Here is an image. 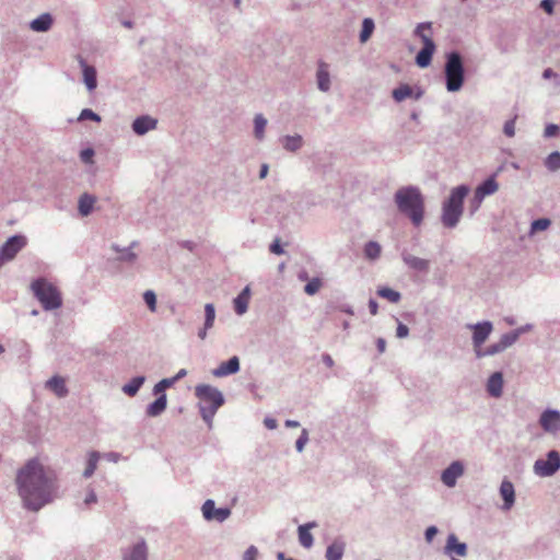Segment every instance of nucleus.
Returning a JSON list of instances; mask_svg holds the SVG:
<instances>
[{"instance_id":"1","label":"nucleus","mask_w":560,"mask_h":560,"mask_svg":"<svg viewBox=\"0 0 560 560\" xmlns=\"http://www.w3.org/2000/svg\"><path fill=\"white\" fill-rule=\"evenodd\" d=\"M15 483L22 506L30 512H39L58 498V476L38 458L28 459L18 470Z\"/></svg>"},{"instance_id":"2","label":"nucleus","mask_w":560,"mask_h":560,"mask_svg":"<svg viewBox=\"0 0 560 560\" xmlns=\"http://www.w3.org/2000/svg\"><path fill=\"white\" fill-rule=\"evenodd\" d=\"M398 211L406 215L415 226L421 225L424 219V197L419 187L408 185L394 194Z\"/></svg>"},{"instance_id":"3","label":"nucleus","mask_w":560,"mask_h":560,"mask_svg":"<svg viewBox=\"0 0 560 560\" xmlns=\"http://www.w3.org/2000/svg\"><path fill=\"white\" fill-rule=\"evenodd\" d=\"M469 194V187L465 184L454 187L450 196L442 203L441 222L447 229L457 226L463 212L464 200Z\"/></svg>"},{"instance_id":"4","label":"nucleus","mask_w":560,"mask_h":560,"mask_svg":"<svg viewBox=\"0 0 560 560\" xmlns=\"http://www.w3.org/2000/svg\"><path fill=\"white\" fill-rule=\"evenodd\" d=\"M444 77L447 92H458L463 88L465 82V68L459 52L451 51L446 55Z\"/></svg>"},{"instance_id":"5","label":"nucleus","mask_w":560,"mask_h":560,"mask_svg":"<svg viewBox=\"0 0 560 560\" xmlns=\"http://www.w3.org/2000/svg\"><path fill=\"white\" fill-rule=\"evenodd\" d=\"M31 289L45 311H55L62 305L61 293L56 285L44 278L32 282Z\"/></svg>"},{"instance_id":"6","label":"nucleus","mask_w":560,"mask_h":560,"mask_svg":"<svg viewBox=\"0 0 560 560\" xmlns=\"http://www.w3.org/2000/svg\"><path fill=\"white\" fill-rule=\"evenodd\" d=\"M421 28H431L430 22H423L417 25L415 34L419 36L423 43V47L416 55V65L420 68H427L431 65L433 54L435 51V43L425 34H420Z\"/></svg>"},{"instance_id":"7","label":"nucleus","mask_w":560,"mask_h":560,"mask_svg":"<svg viewBox=\"0 0 560 560\" xmlns=\"http://www.w3.org/2000/svg\"><path fill=\"white\" fill-rule=\"evenodd\" d=\"M560 469V454L551 450L546 458H539L534 463V474L539 477H551Z\"/></svg>"},{"instance_id":"8","label":"nucleus","mask_w":560,"mask_h":560,"mask_svg":"<svg viewBox=\"0 0 560 560\" xmlns=\"http://www.w3.org/2000/svg\"><path fill=\"white\" fill-rule=\"evenodd\" d=\"M26 244L27 240L24 235L15 234L10 236L0 247V267L12 260L16 254L26 246Z\"/></svg>"},{"instance_id":"9","label":"nucleus","mask_w":560,"mask_h":560,"mask_svg":"<svg viewBox=\"0 0 560 560\" xmlns=\"http://www.w3.org/2000/svg\"><path fill=\"white\" fill-rule=\"evenodd\" d=\"M195 395L201 400V404L220 408L224 404L223 394L217 388L208 384L197 385Z\"/></svg>"},{"instance_id":"10","label":"nucleus","mask_w":560,"mask_h":560,"mask_svg":"<svg viewBox=\"0 0 560 560\" xmlns=\"http://www.w3.org/2000/svg\"><path fill=\"white\" fill-rule=\"evenodd\" d=\"M467 327L472 330L471 342L474 351L483 346L493 330V324L490 320L469 324Z\"/></svg>"},{"instance_id":"11","label":"nucleus","mask_w":560,"mask_h":560,"mask_svg":"<svg viewBox=\"0 0 560 560\" xmlns=\"http://www.w3.org/2000/svg\"><path fill=\"white\" fill-rule=\"evenodd\" d=\"M202 516L207 521H217L223 523L231 515L230 508H215V503L212 499H208L201 506Z\"/></svg>"},{"instance_id":"12","label":"nucleus","mask_w":560,"mask_h":560,"mask_svg":"<svg viewBox=\"0 0 560 560\" xmlns=\"http://www.w3.org/2000/svg\"><path fill=\"white\" fill-rule=\"evenodd\" d=\"M538 423L545 432L556 434L560 431V411L551 408L545 409L539 416Z\"/></svg>"},{"instance_id":"13","label":"nucleus","mask_w":560,"mask_h":560,"mask_svg":"<svg viewBox=\"0 0 560 560\" xmlns=\"http://www.w3.org/2000/svg\"><path fill=\"white\" fill-rule=\"evenodd\" d=\"M465 467L460 460L452 462L441 474V481L448 488L457 483V479L464 475Z\"/></svg>"},{"instance_id":"14","label":"nucleus","mask_w":560,"mask_h":560,"mask_svg":"<svg viewBox=\"0 0 560 560\" xmlns=\"http://www.w3.org/2000/svg\"><path fill=\"white\" fill-rule=\"evenodd\" d=\"M400 257L404 264L411 270L419 272H428L430 268V261L423 258L411 255L407 249H402Z\"/></svg>"},{"instance_id":"15","label":"nucleus","mask_w":560,"mask_h":560,"mask_svg":"<svg viewBox=\"0 0 560 560\" xmlns=\"http://www.w3.org/2000/svg\"><path fill=\"white\" fill-rule=\"evenodd\" d=\"M499 493L503 500V505L501 509L503 511H510L515 504L514 485L510 480L503 479L499 488Z\"/></svg>"},{"instance_id":"16","label":"nucleus","mask_w":560,"mask_h":560,"mask_svg":"<svg viewBox=\"0 0 560 560\" xmlns=\"http://www.w3.org/2000/svg\"><path fill=\"white\" fill-rule=\"evenodd\" d=\"M158 120L149 115L137 117L132 122V131L138 136H143L150 130L156 128Z\"/></svg>"},{"instance_id":"17","label":"nucleus","mask_w":560,"mask_h":560,"mask_svg":"<svg viewBox=\"0 0 560 560\" xmlns=\"http://www.w3.org/2000/svg\"><path fill=\"white\" fill-rule=\"evenodd\" d=\"M423 95V91L418 89L415 91L409 84L402 83L398 88L394 89L392 92V96L395 102L400 103L408 97H412L415 100H420Z\"/></svg>"},{"instance_id":"18","label":"nucleus","mask_w":560,"mask_h":560,"mask_svg":"<svg viewBox=\"0 0 560 560\" xmlns=\"http://www.w3.org/2000/svg\"><path fill=\"white\" fill-rule=\"evenodd\" d=\"M444 552L450 557H465L467 555V545L465 542H460L455 534H450L446 539Z\"/></svg>"},{"instance_id":"19","label":"nucleus","mask_w":560,"mask_h":560,"mask_svg":"<svg viewBox=\"0 0 560 560\" xmlns=\"http://www.w3.org/2000/svg\"><path fill=\"white\" fill-rule=\"evenodd\" d=\"M316 84L320 92H328L330 90V73L329 66L325 61H318L316 70Z\"/></svg>"},{"instance_id":"20","label":"nucleus","mask_w":560,"mask_h":560,"mask_svg":"<svg viewBox=\"0 0 560 560\" xmlns=\"http://www.w3.org/2000/svg\"><path fill=\"white\" fill-rule=\"evenodd\" d=\"M240 371V359L236 355L231 357L228 361L222 362L212 371L215 377H224L235 374Z\"/></svg>"},{"instance_id":"21","label":"nucleus","mask_w":560,"mask_h":560,"mask_svg":"<svg viewBox=\"0 0 560 560\" xmlns=\"http://www.w3.org/2000/svg\"><path fill=\"white\" fill-rule=\"evenodd\" d=\"M79 63L83 73V82L88 91H94L97 86L96 69L93 66L88 65L86 61L81 57L79 58Z\"/></svg>"},{"instance_id":"22","label":"nucleus","mask_w":560,"mask_h":560,"mask_svg":"<svg viewBox=\"0 0 560 560\" xmlns=\"http://www.w3.org/2000/svg\"><path fill=\"white\" fill-rule=\"evenodd\" d=\"M486 388L491 397H501L503 393V374L501 372L492 373L487 381Z\"/></svg>"},{"instance_id":"23","label":"nucleus","mask_w":560,"mask_h":560,"mask_svg":"<svg viewBox=\"0 0 560 560\" xmlns=\"http://www.w3.org/2000/svg\"><path fill=\"white\" fill-rule=\"evenodd\" d=\"M215 320V307L212 303H207L205 305V323L203 326L198 330V337L201 340H205L208 334V330L213 327Z\"/></svg>"},{"instance_id":"24","label":"nucleus","mask_w":560,"mask_h":560,"mask_svg":"<svg viewBox=\"0 0 560 560\" xmlns=\"http://www.w3.org/2000/svg\"><path fill=\"white\" fill-rule=\"evenodd\" d=\"M45 387L51 390L59 398H63L68 395V388L66 386L65 378L59 375H54L50 377L46 382Z\"/></svg>"},{"instance_id":"25","label":"nucleus","mask_w":560,"mask_h":560,"mask_svg":"<svg viewBox=\"0 0 560 560\" xmlns=\"http://www.w3.org/2000/svg\"><path fill=\"white\" fill-rule=\"evenodd\" d=\"M316 526V522H308L298 527L299 541L304 548L308 549L313 546L314 538L310 530Z\"/></svg>"},{"instance_id":"26","label":"nucleus","mask_w":560,"mask_h":560,"mask_svg":"<svg viewBox=\"0 0 560 560\" xmlns=\"http://www.w3.org/2000/svg\"><path fill=\"white\" fill-rule=\"evenodd\" d=\"M282 148L288 151V152H291V153H294L296 151H299L303 144H304V140H303V137L301 135H287V136H283L279 139Z\"/></svg>"},{"instance_id":"27","label":"nucleus","mask_w":560,"mask_h":560,"mask_svg":"<svg viewBox=\"0 0 560 560\" xmlns=\"http://www.w3.org/2000/svg\"><path fill=\"white\" fill-rule=\"evenodd\" d=\"M54 23L52 15L50 13H43L30 23V27L34 32L45 33L48 32Z\"/></svg>"},{"instance_id":"28","label":"nucleus","mask_w":560,"mask_h":560,"mask_svg":"<svg viewBox=\"0 0 560 560\" xmlns=\"http://www.w3.org/2000/svg\"><path fill=\"white\" fill-rule=\"evenodd\" d=\"M167 407L166 394L160 395L156 399L150 402L145 408V415L151 418L161 416Z\"/></svg>"},{"instance_id":"29","label":"nucleus","mask_w":560,"mask_h":560,"mask_svg":"<svg viewBox=\"0 0 560 560\" xmlns=\"http://www.w3.org/2000/svg\"><path fill=\"white\" fill-rule=\"evenodd\" d=\"M122 560H148V547L144 540L135 544L131 549L124 553Z\"/></svg>"},{"instance_id":"30","label":"nucleus","mask_w":560,"mask_h":560,"mask_svg":"<svg viewBox=\"0 0 560 560\" xmlns=\"http://www.w3.org/2000/svg\"><path fill=\"white\" fill-rule=\"evenodd\" d=\"M497 173L489 176L487 179L481 182L475 189L477 194L482 196L483 198L493 195L499 189V184L495 180Z\"/></svg>"},{"instance_id":"31","label":"nucleus","mask_w":560,"mask_h":560,"mask_svg":"<svg viewBox=\"0 0 560 560\" xmlns=\"http://www.w3.org/2000/svg\"><path fill=\"white\" fill-rule=\"evenodd\" d=\"M250 298V288L246 285L241 293L233 300L234 311L237 315H243L247 312Z\"/></svg>"},{"instance_id":"32","label":"nucleus","mask_w":560,"mask_h":560,"mask_svg":"<svg viewBox=\"0 0 560 560\" xmlns=\"http://www.w3.org/2000/svg\"><path fill=\"white\" fill-rule=\"evenodd\" d=\"M96 202V198L88 192H84L80 196L78 200V211L80 215L88 217L93 211L94 205Z\"/></svg>"},{"instance_id":"33","label":"nucleus","mask_w":560,"mask_h":560,"mask_svg":"<svg viewBox=\"0 0 560 560\" xmlns=\"http://www.w3.org/2000/svg\"><path fill=\"white\" fill-rule=\"evenodd\" d=\"M144 382H145V376H143V375L135 376L122 386L121 390L127 396L133 397L138 394V392L142 387Z\"/></svg>"},{"instance_id":"34","label":"nucleus","mask_w":560,"mask_h":560,"mask_svg":"<svg viewBox=\"0 0 560 560\" xmlns=\"http://www.w3.org/2000/svg\"><path fill=\"white\" fill-rule=\"evenodd\" d=\"M345 553V542L341 540H335L331 542L325 553L326 560H341Z\"/></svg>"},{"instance_id":"35","label":"nucleus","mask_w":560,"mask_h":560,"mask_svg":"<svg viewBox=\"0 0 560 560\" xmlns=\"http://www.w3.org/2000/svg\"><path fill=\"white\" fill-rule=\"evenodd\" d=\"M137 242H132L129 247L120 248L118 245H113L112 248L119 253L118 260L122 262H133L137 259V254L132 252V247Z\"/></svg>"},{"instance_id":"36","label":"nucleus","mask_w":560,"mask_h":560,"mask_svg":"<svg viewBox=\"0 0 560 560\" xmlns=\"http://www.w3.org/2000/svg\"><path fill=\"white\" fill-rule=\"evenodd\" d=\"M98 459H100L98 452L93 451V452L89 453L88 460H86V467L82 474L85 479L93 476V474L96 470Z\"/></svg>"},{"instance_id":"37","label":"nucleus","mask_w":560,"mask_h":560,"mask_svg":"<svg viewBox=\"0 0 560 560\" xmlns=\"http://www.w3.org/2000/svg\"><path fill=\"white\" fill-rule=\"evenodd\" d=\"M382 247L375 241H369L363 248V253L365 258L370 260H375L381 256Z\"/></svg>"},{"instance_id":"38","label":"nucleus","mask_w":560,"mask_h":560,"mask_svg":"<svg viewBox=\"0 0 560 560\" xmlns=\"http://www.w3.org/2000/svg\"><path fill=\"white\" fill-rule=\"evenodd\" d=\"M377 295L388 300L392 303H398L401 300L400 292L389 288V287H380L377 289Z\"/></svg>"},{"instance_id":"39","label":"nucleus","mask_w":560,"mask_h":560,"mask_svg":"<svg viewBox=\"0 0 560 560\" xmlns=\"http://www.w3.org/2000/svg\"><path fill=\"white\" fill-rule=\"evenodd\" d=\"M267 119L261 114H257L254 118V136L257 140H262L265 137V128Z\"/></svg>"},{"instance_id":"40","label":"nucleus","mask_w":560,"mask_h":560,"mask_svg":"<svg viewBox=\"0 0 560 560\" xmlns=\"http://www.w3.org/2000/svg\"><path fill=\"white\" fill-rule=\"evenodd\" d=\"M475 355L477 359H482V358H486V357H493L495 354H499L501 353V349L500 347L498 346L497 342H493L492 345L483 348L482 346L479 348V349H476L475 351Z\"/></svg>"},{"instance_id":"41","label":"nucleus","mask_w":560,"mask_h":560,"mask_svg":"<svg viewBox=\"0 0 560 560\" xmlns=\"http://www.w3.org/2000/svg\"><path fill=\"white\" fill-rule=\"evenodd\" d=\"M374 28H375L374 21L370 18H365L362 22V28L360 32V40L362 43L366 42L371 37Z\"/></svg>"},{"instance_id":"42","label":"nucleus","mask_w":560,"mask_h":560,"mask_svg":"<svg viewBox=\"0 0 560 560\" xmlns=\"http://www.w3.org/2000/svg\"><path fill=\"white\" fill-rule=\"evenodd\" d=\"M518 339L516 338V335L511 330L509 332H505L501 336L499 341H497L498 346L500 347L501 351H505L508 348L512 347Z\"/></svg>"},{"instance_id":"43","label":"nucleus","mask_w":560,"mask_h":560,"mask_svg":"<svg viewBox=\"0 0 560 560\" xmlns=\"http://www.w3.org/2000/svg\"><path fill=\"white\" fill-rule=\"evenodd\" d=\"M545 166L550 172L560 171V152L553 151L551 152L545 160Z\"/></svg>"},{"instance_id":"44","label":"nucleus","mask_w":560,"mask_h":560,"mask_svg":"<svg viewBox=\"0 0 560 560\" xmlns=\"http://www.w3.org/2000/svg\"><path fill=\"white\" fill-rule=\"evenodd\" d=\"M219 408H213L211 406H208V405H203V404H200L199 405V411H200V415H201V418L208 423V424H211L212 422V419L215 415V412L218 411Z\"/></svg>"},{"instance_id":"45","label":"nucleus","mask_w":560,"mask_h":560,"mask_svg":"<svg viewBox=\"0 0 560 560\" xmlns=\"http://www.w3.org/2000/svg\"><path fill=\"white\" fill-rule=\"evenodd\" d=\"M171 386H173L171 378L170 377L163 378L154 385L152 393L155 396L163 395V394H165V389Z\"/></svg>"},{"instance_id":"46","label":"nucleus","mask_w":560,"mask_h":560,"mask_svg":"<svg viewBox=\"0 0 560 560\" xmlns=\"http://www.w3.org/2000/svg\"><path fill=\"white\" fill-rule=\"evenodd\" d=\"M143 301H144V303L147 304L148 308L151 312H155L156 311V294H155L154 291L147 290L143 293Z\"/></svg>"},{"instance_id":"47","label":"nucleus","mask_w":560,"mask_h":560,"mask_svg":"<svg viewBox=\"0 0 560 560\" xmlns=\"http://www.w3.org/2000/svg\"><path fill=\"white\" fill-rule=\"evenodd\" d=\"M551 224V221L547 218H539L532 222L530 224V231L532 232H538V231H545L549 228Z\"/></svg>"},{"instance_id":"48","label":"nucleus","mask_w":560,"mask_h":560,"mask_svg":"<svg viewBox=\"0 0 560 560\" xmlns=\"http://www.w3.org/2000/svg\"><path fill=\"white\" fill-rule=\"evenodd\" d=\"M322 285V281L319 278L311 279L304 287V292L308 295H314L318 292Z\"/></svg>"},{"instance_id":"49","label":"nucleus","mask_w":560,"mask_h":560,"mask_svg":"<svg viewBox=\"0 0 560 560\" xmlns=\"http://www.w3.org/2000/svg\"><path fill=\"white\" fill-rule=\"evenodd\" d=\"M310 440L308 431L306 429H302L300 436L295 441V450L299 453H302L305 448V445L307 444Z\"/></svg>"},{"instance_id":"50","label":"nucleus","mask_w":560,"mask_h":560,"mask_svg":"<svg viewBox=\"0 0 560 560\" xmlns=\"http://www.w3.org/2000/svg\"><path fill=\"white\" fill-rule=\"evenodd\" d=\"M78 119L79 120L90 119V120H93L96 122H100L102 120L101 116L90 108L82 109Z\"/></svg>"},{"instance_id":"51","label":"nucleus","mask_w":560,"mask_h":560,"mask_svg":"<svg viewBox=\"0 0 560 560\" xmlns=\"http://www.w3.org/2000/svg\"><path fill=\"white\" fill-rule=\"evenodd\" d=\"M517 116L515 115L513 118L506 120L503 126V132L506 137H514L515 136V121Z\"/></svg>"},{"instance_id":"52","label":"nucleus","mask_w":560,"mask_h":560,"mask_svg":"<svg viewBox=\"0 0 560 560\" xmlns=\"http://www.w3.org/2000/svg\"><path fill=\"white\" fill-rule=\"evenodd\" d=\"M483 199L485 198L482 196H480L479 194L474 191V196H472V198L470 200V203H469V210H470L471 214H474L476 211L479 210Z\"/></svg>"},{"instance_id":"53","label":"nucleus","mask_w":560,"mask_h":560,"mask_svg":"<svg viewBox=\"0 0 560 560\" xmlns=\"http://www.w3.org/2000/svg\"><path fill=\"white\" fill-rule=\"evenodd\" d=\"M539 8L544 10L547 14L551 15L555 12V0H541L539 3Z\"/></svg>"},{"instance_id":"54","label":"nucleus","mask_w":560,"mask_h":560,"mask_svg":"<svg viewBox=\"0 0 560 560\" xmlns=\"http://www.w3.org/2000/svg\"><path fill=\"white\" fill-rule=\"evenodd\" d=\"M560 128L556 124H548L545 128L544 136L546 138H552L558 135Z\"/></svg>"},{"instance_id":"55","label":"nucleus","mask_w":560,"mask_h":560,"mask_svg":"<svg viewBox=\"0 0 560 560\" xmlns=\"http://www.w3.org/2000/svg\"><path fill=\"white\" fill-rule=\"evenodd\" d=\"M257 556H258V549L252 545L245 550V552L243 555V560H256Z\"/></svg>"},{"instance_id":"56","label":"nucleus","mask_w":560,"mask_h":560,"mask_svg":"<svg viewBox=\"0 0 560 560\" xmlns=\"http://www.w3.org/2000/svg\"><path fill=\"white\" fill-rule=\"evenodd\" d=\"M542 78L546 79V80L555 79L556 86L560 85V79H559L558 74L551 68H546L542 71Z\"/></svg>"},{"instance_id":"57","label":"nucleus","mask_w":560,"mask_h":560,"mask_svg":"<svg viewBox=\"0 0 560 560\" xmlns=\"http://www.w3.org/2000/svg\"><path fill=\"white\" fill-rule=\"evenodd\" d=\"M533 325L532 324H525L523 326H520L517 327L516 329L512 330L515 335H516V338L518 339L522 335L530 331L533 329Z\"/></svg>"},{"instance_id":"58","label":"nucleus","mask_w":560,"mask_h":560,"mask_svg":"<svg viewBox=\"0 0 560 560\" xmlns=\"http://www.w3.org/2000/svg\"><path fill=\"white\" fill-rule=\"evenodd\" d=\"M439 529L436 526H429L424 532V538L428 542H431L434 536L438 534Z\"/></svg>"},{"instance_id":"59","label":"nucleus","mask_w":560,"mask_h":560,"mask_svg":"<svg viewBox=\"0 0 560 560\" xmlns=\"http://www.w3.org/2000/svg\"><path fill=\"white\" fill-rule=\"evenodd\" d=\"M409 335V328L402 324V323H398V326H397V329H396V336L398 338H405Z\"/></svg>"},{"instance_id":"60","label":"nucleus","mask_w":560,"mask_h":560,"mask_svg":"<svg viewBox=\"0 0 560 560\" xmlns=\"http://www.w3.org/2000/svg\"><path fill=\"white\" fill-rule=\"evenodd\" d=\"M269 250L272 253V254H276V255H281L283 254V248L279 242V240H276L275 242H272L269 246Z\"/></svg>"},{"instance_id":"61","label":"nucleus","mask_w":560,"mask_h":560,"mask_svg":"<svg viewBox=\"0 0 560 560\" xmlns=\"http://www.w3.org/2000/svg\"><path fill=\"white\" fill-rule=\"evenodd\" d=\"M97 501V495L93 489H89L86 497L84 499V504L90 505Z\"/></svg>"},{"instance_id":"62","label":"nucleus","mask_w":560,"mask_h":560,"mask_svg":"<svg viewBox=\"0 0 560 560\" xmlns=\"http://www.w3.org/2000/svg\"><path fill=\"white\" fill-rule=\"evenodd\" d=\"M264 425L269 430H275L278 427V422L275 418L266 417L264 419Z\"/></svg>"},{"instance_id":"63","label":"nucleus","mask_w":560,"mask_h":560,"mask_svg":"<svg viewBox=\"0 0 560 560\" xmlns=\"http://www.w3.org/2000/svg\"><path fill=\"white\" fill-rule=\"evenodd\" d=\"M93 155L94 151L92 149H85L81 151V159L85 163H90L92 161Z\"/></svg>"},{"instance_id":"64","label":"nucleus","mask_w":560,"mask_h":560,"mask_svg":"<svg viewBox=\"0 0 560 560\" xmlns=\"http://www.w3.org/2000/svg\"><path fill=\"white\" fill-rule=\"evenodd\" d=\"M187 375V370L180 369L173 377H170L173 385Z\"/></svg>"}]
</instances>
